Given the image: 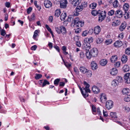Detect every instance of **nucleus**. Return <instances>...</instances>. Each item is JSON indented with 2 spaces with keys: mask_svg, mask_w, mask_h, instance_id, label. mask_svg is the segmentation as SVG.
Returning <instances> with one entry per match:
<instances>
[{
  "mask_svg": "<svg viewBox=\"0 0 130 130\" xmlns=\"http://www.w3.org/2000/svg\"><path fill=\"white\" fill-rule=\"evenodd\" d=\"M98 51L97 49L95 48L91 50L90 51L89 50H86L85 54L87 58L88 59H90L92 57H94L97 55Z\"/></svg>",
  "mask_w": 130,
  "mask_h": 130,
  "instance_id": "obj_1",
  "label": "nucleus"
},
{
  "mask_svg": "<svg viewBox=\"0 0 130 130\" xmlns=\"http://www.w3.org/2000/svg\"><path fill=\"white\" fill-rule=\"evenodd\" d=\"M87 6V3L86 2H83L80 5L78 6L75 8L76 12L74 13L75 15H77L79 14V12L81 11L83 9Z\"/></svg>",
  "mask_w": 130,
  "mask_h": 130,
  "instance_id": "obj_2",
  "label": "nucleus"
},
{
  "mask_svg": "<svg viewBox=\"0 0 130 130\" xmlns=\"http://www.w3.org/2000/svg\"><path fill=\"white\" fill-rule=\"evenodd\" d=\"M55 29L57 33L58 34L61 33L63 35L66 34L67 30L66 28L63 26H60L59 27H56Z\"/></svg>",
  "mask_w": 130,
  "mask_h": 130,
  "instance_id": "obj_3",
  "label": "nucleus"
},
{
  "mask_svg": "<svg viewBox=\"0 0 130 130\" xmlns=\"http://www.w3.org/2000/svg\"><path fill=\"white\" fill-rule=\"evenodd\" d=\"M84 84L85 86V88H84V92L85 95H84V97L85 98L87 97L89 94L88 93H90L91 90L89 89L90 85L87 83L86 81L84 82Z\"/></svg>",
  "mask_w": 130,
  "mask_h": 130,
  "instance_id": "obj_4",
  "label": "nucleus"
},
{
  "mask_svg": "<svg viewBox=\"0 0 130 130\" xmlns=\"http://www.w3.org/2000/svg\"><path fill=\"white\" fill-rule=\"evenodd\" d=\"M84 25V22L80 20L78 18L75 19L74 25V27H82Z\"/></svg>",
  "mask_w": 130,
  "mask_h": 130,
  "instance_id": "obj_5",
  "label": "nucleus"
},
{
  "mask_svg": "<svg viewBox=\"0 0 130 130\" xmlns=\"http://www.w3.org/2000/svg\"><path fill=\"white\" fill-rule=\"evenodd\" d=\"M98 21L99 22H101L104 20L106 16V12L105 11H102L99 13Z\"/></svg>",
  "mask_w": 130,
  "mask_h": 130,
  "instance_id": "obj_6",
  "label": "nucleus"
},
{
  "mask_svg": "<svg viewBox=\"0 0 130 130\" xmlns=\"http://www.w3.org/2000/svg\"><path fill=\"white\" fill-rule=\"evenodd\" d=\"M93 41V39L92 37H90L89 38H87L85 39L84 40L85 43L84 44V45L85 47V48H86V46L89 44V43L92 42Z\"/></svg>",
  "mask_w": 130,
  "mask_h": 130,
  "instance_id": "obj_7",
  "label": "nucleus"
},
{
  "mask_svg": "<svg viewBox=\"0 0 130 130\" xmlns=\"http://www.w3.org/2000/svg\"><path fill=\"white\" fill-rule=\"evenodd\" d=\"M113 102L111 100H109L106 102V107L107 109L109 110L112 108L113 106Z\"/></svg>",
  "mask_w": 130,
  "mask_h": 130,
  "instance_id": "obj_8",
  "label": "nucleus"
},
{
  "mask_svg": "<svg viewBox=\"0 0 130 130\" xmlns=\"http://www.w3.org/2000/svg\"><path fill=\"white\" fill-rule=\"evenodd\" d=\"M68 2L67 0H61L60 2V7L61 8H66Z\"/></svg>",
  "mask_w": 130,
  "mask_h": 130,
  "instance_id": "obj_9",
  "label": "nucleus"
},
{
  "mask_svg": "<svg viewBox=\"0 0 130 130\" xmlns=\"http://www.w3.org/2000/svg\"><path fill=\"white\" fill-rule=\"evenodd\" d=\"M115 14L118 18H120L122 17L123 14L121 10H118L115 12Z\"/></svg>",
  "mask_w": 130,
  "mask_h": 130,
  "instance_id": "obj_10",
  "label": "nucleus"
},
{
  "mask_svg": "<svg viewBox=\"0 0 130 130\" xmlns=\"http://www.w3.org/2000/svg\"><path fill=\"white\" fill-rule=\"evenodd\" d=\"M44 4L45 7L47 8H50L52 6V3L50 1L48 0L44 1Z\"/></svg>",
  "mask_w": 130,
  "mask_h": 130,
  "instance_id": "obj_11",
  "label": "nucleus"
},
{
  "mask_svg": "<svg viewBox=\"0 0 130 130\" xmlns=\"http://www.w3.org/2000/svg\"><path fill=\"white\" fill-rule=\"evenodd\" d=\"M114 46L116 47H120L123 45V43L121 41L118 40L116 41L113 44Z\"/></svg>",
  "mask_w": 130,
  "mask_h": 130,
  "instance_id": "obj_12",
  "label": "nucleus"
},
{
  "mask_svg": "<svg viewBox=\"0 0 130 130\" xmlns=\"http://www.w3.org/2000/svg\"><path fill=\"white\" fill-rule=\"evenodd\" d=\"M100 97L101 102L103 103H105L107 100L105 94L104 93H102L100 95Z\"/></svg>",
  "mask_w": 130,
  "mask_h": 130,
  "instance_id": "obj_13",
  "label": "nucleus"
},
{
  "mask_svg": "<svg viewBox=\"0 0 130 130\" xmlns=\"http://www.w3.org/2000/svg\"><path fill=\"white\" fill-rule=\"evenodd\" d=\"M91 67L92 69L94 70H96L98 68L97 65L95 62L92 61L91 62Z\"/></svg>",
  "mask_w": 130,
  "mask_h": 130,
  "instance_id": "obj_14",
  "label": "nucleus"
},
{
  "mask_svg": "<svg viewBox=\"0 0 130 130\" xmlns=\"http://www.w3.org/2000/svg\"><path fill=\"white\" fill-rule=\"evenodd\" d=\"M92 90L94 93H97L100 91L99 89L96 86H94L92 87Z\"/></svg>",
  "mask_w": 130,
  "mask_h": 130,
  "instance_id": "obj_15",
  "label": "nucleus"
},
{
  "mask_svg": "<svg viewBox=\"0 0 130 130\" xmlns=\"http://www.w3.org/2000/svg\"><path fill=\"white\" fill-rule=\"evenodd\" d=\"M101 29L100 27L97 26L94 27V32L96 34H98L100 32Z\"/></svg>",
  "mask_w": 130,
  "mask_h": 130,
  "instance_id": "obj_16",
  "label": "nucleus"
},
{
  "mask_svg": "<svg viewBox=\"0 0 130 130\" xmlns=\"http://www.w3.org/2000/svg\"><path fill=\"white\" fill-rule=\"evenodd\" d=\"M126 26V24L125 22H123L120 26L119 29L121 31H122L124 30Z\"/></svg>",
  "mask_w": 130,
  "mask_h": 130,
  "instance_id": "obj_17",
  "label": "nucleus"
},
{
  "mask_svg": "<svg viewBox=\"0 0 130 130\" xmlns=\"http://www.w3.org/2000/svg\"><path fill=\"white\" fill-rule=\"evenodd\" d=\"M121 60L123 63H125L127 60V57L126 55H123L122 57Z\"/></svg>",
  "mask_w": 130,
  "mask_h": 130,
  "instance_id": "obj_18",
  "label": "nucleus"
},
{
  "mask_svg": "<svg viewBox=\"0 0 130 130\" xmlns=\"http://www.w3.org/2000/svg\"><path fill=\"white\" fill-rule=\"evenodd\" d=\"M80 71L83 74H85L88 69L85 67L82 66L79 68Z\"/></svg>",
  "mask_w": 130,
  "mask_h": 130,
  "instance_id": "obj_19",
  "label": "nucleus"
},
{
  "mask_svg": "<svg viewBox=\"0 0 130 130\" xmlns=\"http://www.w3.org/2000/svg\"><path fill=\"white\" fill-rule=\"evenodd\" d=\"M118 73V70L116 68H113L112 69L110 72V74L113 75H116Z\"/></svg>",
  "mask_w": 130,
  "mask_h": 130,
  "instance_id": "obj_20",
  "label": "nucleus"
},
{
  "mask_svg": "<svg viewBox=\"0 0 130 130\" xmlns=\"http://www.w3.org/2000/svg\"><path fill=\"white\" fill-rule=\"evenodd\" d=\"M118 59L117 56L116 55L113 56L110 58L111 62L114 63Z\"/></svg>",
  "mask_w": 130,
  "mask_h": 130,
  "instance_id": "obj_21",
  "label": "nucleus"
},
{
  "mask_svg": "<svg viewBox=\"0 0 130 130\" xmlns=\"http://www.w3.org/2000/svg\"><path fill=\"white\" fill-rule=\"evenodd\" d=\"M129 6V5L126 3H125L123 5V9L124 10V12H126L128 10Z\"/></svg>",
  "mask_w": 130,
  "mask_h": 130,
  "instance_id": "obj_22",
  "label": "nucleus"
},
{
  "mask_svg": "<svg viewBox=\"0 0 130 130\" xmlns=\"http://www.w3.org/2000/svg\"><path fill=\"white\" fill-rule=\"evenodd\" d=\"M129 91V90L128 88H125L123 89L122 91V92L123 94L126 95L128 94Z\"/></svg>",
  "mask_w": 130,
  "mask_h": 130,
  "instance_id": "obj_23",
  "label": "nucleus"
},
{
  "mask_svg": "<svg viewBox=\"0 0 130 130\" xmlns=\"http://www.w3.org/2000/svg\"><path fill=\"white\" fill-rule=\"evenodd\" d=\"M123 70L124 72L128 71L129 70V68L128 66L127 65H125L123 67Z\"/></svg>",
  "mask_w": 130,
  "mask_h": 130,
  "instance_id": "obj_24",
  "label": "nucleus"
},
{
  "mask_svg": "<svg viewBox=\"0 0 130 130\" xmlns=\"http://www.w3.org/2000/svg\"><path fill=\"white\" fill-rule=\"evenodd\" d=\"M61 13L60 10L59 9H57L55 11V15L56 17H58Z\"/></svg>",
  "mask_w": 130,
  "mask_h": 130,
  "instance_id": "obj_25",
  "label": "nucleus"
},
{
  "mask_svg": "<svg viewBox=\"0 0 130 130\" xmlns=\"http://www.w3.org/2000/svg\"><path fill=\"white\" fill-rule=\"evenodd\" d=\"M85 74H86V75L88 77H91L92 75L91 71L90 70H87Z\"/></svg>",
  "mask_w": 130,
  "mask_h": 130,
  "instance_id": "obj_26",
  "label": "nucleus"
},
{
  "mask_svg": "<svg viewBox=\"0 0 130 130\" xmlns=\"http://www.w3.org/2000/svg\"><path fill=\"white\" fill-rule=\"evenodd\" d=\"M107 62V60L106 59H103L101 60L100 63V64L102 66H104L106 65Z\"/></svg>",
  "mask_w": 130,
  "mask_h": 130,
  "instance_id": "obj_27",
  "label": "nucleus"
},
{
  "mask_svg": "<svg viewBox=\"0 0 130 130\" xmlns=\"http://www.w3.org/2000/svg\"><path fill=\"white\" fill-rule=\"evenodd\" d=\"M96 5L97 4L96 3H93L89 5V7L92 9H94L95 8Z\"/></svg>",
  "mask_w": 130,
  "mask_h": 130,
  "instance_id": "obj_28",
  "label": "nucleus"
},
{
  "mask_svg": "<svg viewBox=\"0 0 130 130\" xmlns=\"http://www.w3.org/2000/svg\"><path fill=\"white\" fill-rule=\"evenodd\" d=\"M67 16L66 14L65 13H62L60 16V18L61 20H64L65 19Z\"/></svg>",
  "mask_w": 130,
  "mask_h": 130,
  "instance_id": "obj_29",
  "label": "nucleus"
},
{
  "mask_svg": "<svg viewBox=\"0 0 130 130\" xmlns=\"http://www.w3.org/2000/svg\"><path fill=\"white\" fill-rule=\"evenodd\" d=\"M78 1V0H73L72 3L73 6H76L79 4V2Z\"/></svg>",
  "mask_w": 130,
  "mask_h": 130,
  "instance_id": "obj_30",
  "label": "nucleus"
},
{
  "mask_svg": "<svg viewBox=\"0 0 130 130\" xmlns=\"http://www.w3.org/2000/svg\"><path fill=\"white\" fill-rule=\"evenodd\" d=\"M119 5V3L117 0H115L113 2V7L115 8H116L118 7Z\"/></svg>",
  "mask_w": 130,
  "mask_h": 130,
  "instance_id": "obj_31",
  "label": "nucleus"
},
{
  "mask_svg": "<svg viewBox=\"0 0 130 130\" xmlns=\"http://www.w3.org/2000/svg\"><path fill=\"white\" fill-rule=\"evenodd\" d=\"M119 84L116 79L114 80L112 82V85L114 86H116Z\"/></svg>",
  "mask_w": 130,
  "mask_h": 130,
  "instance_id": "obj_32",
  "label": "nucleus"
},
{
  "mask_svg": "<svg viewBox=\"0 0 130 130\" xmlns=\"http://www.w3.org/2000/svg\"><path fill=\"white\" fill-rule=\"evenodd\" d=\"M112 42V40L111 39H108L105 41V43L106 45H108L111 44Z\"/></svg>",
  "mask_w": 130,
  "mask_h": 130,
  "instance_id": "obj_33",
  "label": "nucleus"
},
{
  "mask_svg": "<svg viewBox=\"0 0 130 130\" xmlns=\"http://www.w3.org/2000/svg\"><path fill=\"white\" fill-rule=\"evenodd\" d=\"M117 80L118 82L119 83H121L122 82L123 79L122 77L120 76H118L116 77Z\"/></svg>",
  "mask_w": 130,
  "mask_h": 130,
  "instance_id": "obj_34",
  "label": "nucleus"
},
{
  "mask_svg": "<svg viewBox=\"0 0 130 130\" xmlns=\"http://www.w3.org/2000/svg\"><path fill=\"white\" fill-rule=\"evenodd\" d=\"M120 23V21L119 20H117L115 22H113L112 25L117 26L119 25Z\"/></svg>",
  "mask_w": 130,
  "mask_h": 130,
  "instance_id": "obj_35",
  "label": "nucleus"
},
{
  "mask_svg": "<svg viewBox=\"0 0 130 130\" xmlns=\"http://www.w3.org/2000/svg\"><path fill=\"white\" fill-rule=\"evenodd\" d=\"M110 116L112 118H117V116L116 112H111L110 113Z\"/></svg>",
  "mask_w": 130,
  "mask_h": 130,
  "instance_id": "obj_36",
  "label": "nucleus"
},
{
  "mask_svg": "<svg viewBox=\"0 0 130 130\" xmlns=\"http://www.w3.org/2000/svg\"><path fill=\"white\" fill-rule=\"evenodd\" d=\"M50 83L46 80H44L42 85V87L45 86L46 84L49 85Z\"/></svg>",
  "mask_w": 130,
  "mask_h": 130,
  "instance_id": "obj_37",
  "label": "nucleus"
},
{
  "mask_svg": "<svg viewBox=\"0 0 130 130\" xmlns=\"http://www.w3.org/2000/svg\"><path fill=\"white\" fill-rule=\"evenodd\" d=\"M74 18L73 16L72 15H70L68 19V21L69 22H72L73 21Z\"/></svg>",
  "mask_w": 130,
  "mask_h": 130,
  "instance_id": "obj_38",
  "label": "nucleus"
},
{
  "mask_svg": "<svg viewBox=\"0 0 130 130\" xmlns=\"http://www.w3.org/2000/svg\"><path fill=\"white\" fill-rule=\"evenodd\" d=\"M124 12L125 13L123 15H124V17L126 19H127L130 17L129 16V13L127 12Z\"/></svg>",
  "mask_w": 130,
  "mask_h": 130,
  "instance_id": "obj_39",
  "label": "nucleus"
},
{
  "mask_svg": "<svg viewBox=\"0 0 130 130\" xmlns=\"http://www.w3.org/2000/svg\"><path fill=\"white\" fill-rule=\"evenodd\" d=\"M99 12L97 10H93L91 12V13L94 16H95L97 14H99Z\"/></svg>",
  "mask_w": 130,
  "mask_h": 130,
  "instance_id": "obj_40",
  "label": "nucleus"
},
{
  "mask_svg": "<svg viewBox=\"0 0 130 130\" xmlns=\"http://www.w3.org/2000/svg\"><path fill=\"white\" fill-rule=\"evenodd\" d=\"M35 78L36 79H38L42 77V75L41 74H35Z\"/></svg>",
  "mask_w": 130,
  "mask_h": 130,
  "instance_id": "obj_41",
  "label": "nucleus"
},
{
  "mask_svg": "<svg viewBox=\"0 0 130 130\" xmlns=\"http://www.w3.org/2000/svg\"><path fill=\"white\" fill-rule=\"evenodd\" d=\"M115 13V11L113 10H111L109 11L108 13V15L109 16H112Z\"/></svg>",
  "mask_w": 130,
  "mask_h": 130,
  "instance_id": "obj_42",
  "label": "nucleus"
},
{
  "mask_svg": "<svg viewBox=\"0 0 130 130\" xmlns=\"http://www.w3.org/2000/svg\"><path fill=\"white\" fill-rule=\"evenodd\" d=\"M60 80V79L59 78H57L55 79L54 81V84L55 85H58Z\"/></svg>",
  "mask_w": 130,
  "mask_h": 130,
  "instance_id": "obj_43",
  "label": "nucleus"
},
{
  "mask_svg": "<svg viewBox=\"0 0 130 130\" xmlns=\"http://www.w3.org/2000/svg\"><path fill=\"white\" fill-rule=\"evenodd\" d=\"M39 32L38 31L36 30L34 33V35L33 36V38L35 39L36 38V37L38 35V33Z\"/></svg>",
  "mask_w": 130,
  "mask_h": 130,
  "instance_id": "obj_44",
  "label": "nucleus"
},
{
  "mask_svg": "<svg viewBox=\"0 0 130 130\" xmlns=\"http://www.w3.org/2000/svg\"><path fill=\"white\" fill-rule=\"evenodd\" d=\"M124 100L126 102H128L130 101V95H128L124 98Z\"/></svg>",
  "mask_w": 130,
  "mask_h": 130,
  "instance_id": "obj_45",
  "label": "nucleus"
},
{
  "mask_svg": "<svg viewBox=\"0 0 130 130\" xmlns=\"http://www.w3.org/2000/svg\"><path fill=\"white\" fill-rule=\"evenodd\" d=\"M79 87L81 91V93L82 95H83V96L84 97V95H85L84 92V88L83 87L82 88H81V87L79 86Z\"/></svg>",
  "mask_w": 130,
  "mask_h": 130,
  "instance_id": "obj_46",
  "label": "nucleus"
},
{
  "mask_svg": "<svg viewBox=\"0 0 130 130\" xmlns=\"http://www.w3.org/2000/svg\"><path fill=\"white\" fill-rule=\"evenodd\" d=\"M126 54L128 55H130V48L128 47L125 50Z\"/></svg>",
  "mask_w": 130,
  "mask_h": 130,
  "instance_id": "obj_47",
  "label": "nucleus"
},
{
  "mask_svg": "<svg viewBox=\"0 0 130 130\" xmlns=\"http://www.w3.org/2000/svg\"><path fill=\"white\" fill-rule=\"evenodd\" d=\"M130 75V73H126L124 77V79H126L127 78H129Z\"/></svg>",
  "mask_w": 130,
  "mask_h": 130,
  "instance_id": "obj_48",
  "label": "nucleus"
},
{
  "mask_svg": "<svg viewBox=\"0 0 130 130\" xmlns=\"http://www.w3.org/2000/svg\"><path fill=\"white\" fill-rule=\"evenodd\" d=\"M120 62L118 61L116 62L114 64L115 66V67L118 68L120 67Z\"/></svg>",
  "mask_w": 130,
  "mask_h": 130,
  "instance_id": "obj_49",
  "label": "nucleus"
},
{
  "mask_svg": "<svg viewBox=\"0 0 130 130\" xmlns=\"http://www.w3.org/2000/svg\"><path fill=\"white\" fill-rule=\"evenodd\" d=\"M6 34V31L4 29H2L1 31V35L3 36H5Z\"/></svg>",
  "mask_w": 130,
  "mask_h": 130,
  "instance_id": "obj_50",
  "label": "nucleus"
},
{
  "mask_svg": "<svg viewBox=\"0 0 130 130\" xmlns=\"http://www.w3.org/2000/svg\"><path fill=\"white\" fill-rule=\"evenodd\" d=\"M75 32L76 33H78L81 31V29L79 28H77V29H75Z\"/></svg>",
  "mask_w": 130,
  "mask_h": 130,
  "instance_id": "obj_51",
  "label": "nucleus"
},
{
  "mask_svg": "<svg viewBox=\"0 0 130 130\" xmlns=\"http://www.w3.org/2000/svg\"><path fill=\"white\" fill-rule=\"evenodd\" d=\"M88 32V31L87 30L84 31L82 33V35L83 36H86L87 35Z\"/></svg>",
  "mask_w": 130,
  "mask_h": 130,
  "instance_id": "obj_52",
  "label": "nucleus"
},
{
  "mask_svg": "<svg viewBox=\"0 0 130 130\" xmlns=\"http://www.w3.org/2000/svg\"><path fill=\"white\" fill-rule=\"evenodd\" d=\"M74 71L75 73L77 74H78L79 73V71L77 69V67H75L74 68Z\"/></svg>",
  "mask_w": 130,
  "mask_h": 130,
  "instance_id": "obj_53",
  "label": "nucleus"
},
{
  "mask_svg": "<svg viewBox=\"0 0 130 130\" xmlns=\"http://www.w3.org/2000/svg\"><path fill=\"white\" fill-rule=\"evenodd\" d=\"M125 82L126 84L130 83V77L126 79H124Z\"/></svg>",
  "mask_w": 130,
  "mask_h": 130,
  "instance_id": "obj_54",
  "label": "nucleus"
},
{
  "mask_svg": "<svg viewBox=\"0 0 130 130\" xmlns=\"http://www.w3.org/2000/svg\"><path fill=\"white\" fill-rule=\"evenodd\" d=\"M80 56L81 58H83L85 56L84 53L83 52H81L80 53Z\"/></svg>",
  "mask_w": 130,
  "mask_h": 130,
  "instance_id": "obj_55",
  "label": "nucleus"
},
{
  "mask_svg": "<svg viewBox=\"0 0 130 130\" xmlns=\"http://www.w3.org/2000/svg\"><path fill=\"white\" fill-rule=\"evenodd\" d=\"M124 110H125L126 112H128L130 110V108L128 107H124Z\"/></svg>",
  "mask_w": 130,
  "mask_h": 130,
  "instance_id": "obj_56",
  "label": "nucleus"
},
{
  "mask_svg": "<svg viewBox=\"0 0 130 130\" xmlns=\"http://www.w3.org/2000/svg\"><path fill=\"white\" fill-rule=\"evenodd\" d=\"M32 8L31 7H29L27 10V12L28 14H29L31 11Z\"/></svg>",
  "mask_w": 130,
  "mask_h": 130,
  "instance_id": "obj_57",
  "label": "nucleus"
},
{
  "mask_svg": "<svg viewBox=\"0 0 130 130\" xmlns=\"http://www.w3.org/2000/svg\"><path fill=\"white\" fill-rule=\"evenodd\" d=\"M102 41L101 39L98 38L96 39V42L97 43H101Z\"/></svg>",
  "mask_w": 130,
  "mask_h": 130,
  "instance_id": "obj_58",
  "label": "nucleus"
},
{
  "mask_svg": "<svg viewBox=\"0 0 130 130\" xmlns=\"http://www.w3.org/2000/svg\"><path fill=\"white\" fill-rule=\"evenodd\" d=\"M37 48V46L36 45H34L31 47V49L32 50L35 51L36 49Z\"/></svg>",
  "mask_w": 130,
  "mask_h": 130,
  "instance_id": "obj_59",
  "label": "nucleus"
},
{
  "mask_svg": "<svg viewBox=\"0 0 130 130\" xmlns=\"http://www.w3.org/2000/svg\"><path fill=\"white\" fill-rule=\"evenodd\" d=\"M54 47L58 52H60V49L59 47L58 46L56 45H55Z\"/></svg>",
  "mask_w": 130,
  "mask_h": 130,
  "instance_id": "obj_60",
  "label": "nucleus"
},
{
  "mask_svg": "<svg viewBox=\"0 0 130 130\" xmlns=\"http://www.w3.org/2000/svg\"><path fill=\"white\" fill-rule=\"evenodd\" d=\"M92 111L93 112H95L96 111V108L95 106L94 105H92Z\"/></svg>",
  "mask_w": 130,
  "mask_h": 130,
  "instance_id": "obj_61",
  "label": "nucleus"
},
{
  "mask_svg": "<svg viewBox=\"0 0 130 130\" xmlns=\"http://www.w3.org/2000/svg\"><path fill=\"white\" fill-rule=\"evenodd\" d=\"M53 20V17L51 16L49 17L48 18V20L50 22H52Z\"/></svg>",
  "mask_w": 130,
  "mask_h": 130,
  "instance_id": "obj_62",
  "label": "nucleus"
},
{
  "mask_svg": "<svg viewBox=\"0 0 130 130\" xmlns=\"http://www.w3.org/2000/svg\"><path fill=\"white\" fill-rule=\"evenodd\" d=\"M10 3L9 2H7L5 4V6L6 7L9 8L10 7Z\"/></svg>",
  "mask_w": 130,
  "mask_h": 130,
  "instance_id": "obj_63",
  "label": "nucleus"
},
{
  "mask_svg": "<svg viewBox=\"0 0 130 130\" xmlns=\"http://www.w3.org/2000/svg\"><path fill=\"white\" fill-rule=\"evenodd\" d=\"M103 115L104 117H107L108 116V114L106 111L105 112L104 110L103 111Z\"/></svg>",
  "mask_w": 130,
  "mask_h": 130,
  "instance_id": "obj_64",
  "label": "nucleus"
}]
</instances>
